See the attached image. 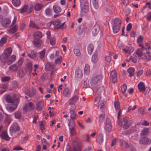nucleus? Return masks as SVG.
Instances as JSON below:
<instances>
[{
  "label": "nucleus",
  "instance_id": "obj_1",
  "mask_svg": "<svg viewBox=\"0 0 151 151\" xmlns=\"http://www.w3.org/2000/svg\"><path fill=\"white\" fill-rule=\"evenodd\" d=\"M4 98L7 103L10 104L7 106L6 108L8 110L12 111L17 107L19 101V95L15 94L12 97L8 94L4 97Z\"/></svg>",
  "mask_w": 151,
  "mask_h": 151
},
{
  "label": "nucleus",
  "instance_id": "obj_2",
  "mask_svg": "<svg viewBox=\"0 0 151 151\" xmlns=\"http://www.w3.org/2000/svg\"><path fill=\"white\" fill-rule=\"evenodd\" d=\"M121 24L122 21L120 19L116 18L114 20L112 25V28L114 33H116L119 31Z\"/></svg>",
  "mask_w": 151,
  "mask_h": 151
},
{
  "label": "nucleus",
  "instance_id": "obj_3",
  "mask_svg": "<svg viewBox=\"0 0 151 151\" xmlns=\"http://www.w3.org/2000/svg\"><path fill=\"white\" fill-rule=\"evenodd\" d=\"M81 7L83 12L87 13L89 11V8L88 1L86 0H81Z\"/></svg>",
  "mask_w": 151,
  "mask_h": 151
},
{
  "label": "nucleus",
  "instance_id": "obj_4",
  "mask_svg": "<svg viewBox=\"0 0 151 151\" xmlns=\"http://www.w3.org/2000/svg\"><path fill=\"white\" fill-rule=\"evenodd\" d=\"M60 21L59 19H56L52 22L53 24L55 27L57 29H64L66 28V25H65V23L60 24Z\"/></svg>",
  "mask_w": 151,
  "mask_h": 151
},
{
  "label": "nucleus",
  "instance_id": "obj_5",
  "mask_svg": "<svg viewBox=\"0 0 151 151\" xmlns=\"http://www.w3.org/2000/svg\"><path fill=\"white\" fill-rule=\"evenodd\" d=\"M75 122L74 121H70L68 124V126L70 127L69 130L71 135L75 136L76 135V133L75 128Z\"/></svg>",
  "mask_w": 151,
  "mask_h": 151
},
{
  "label": "nucleus",
  "instance_id": "obj_6",
  "mask_svg": "<svg viewBox=\"0 0 151 151\" xmlns=\"http://www.w3.org/2000/svg\"><path fill=\"white\" fill-rule=\"evenodd\" d=\"M35 105L34 104L31 102L27 103L23 108L24 111L25 112L30 111L34 109Z\"/></svg>",
  "mask_w": 151,
  "mask_h": 151
},
{
  "label": "nucleus",
  "instance_id": "obj_7",
  "mask_svg": "<svg viewBox=\"0 0 151 151\" xmlns=\"http://www.w3.org/2000/svg\"><path fill=\"white\" fill-rule=\"evenodd\" d=\"M109 79L111 81L115 83L117 80V73L115 70H112L110 73Z\"/></svg>",
  "mask_w": 151,
  "mask_h": 151
},
{
  "label": "nucleus",
  "instance_id": "obj_8",
  "mask_svg": "<svg viewBox=\"0 0 151 151\" xmlns=\"http://www.w3.org/2000/svg\"><path fill=\"white\" fill-rule=\"evenodd\" d=\"M44 106V101H40L36 105V109L38 111H42L43 109Z\"/></svg>",
  "mask_w": 151,
  "mask_h": 151
},
{
  "label": "nucleus",
  "instance_id": "obj_9",
  "mask_svg": "<svg viewBox=\"0 0 151 151\" xmlns=\"http://www.w3.org/2000/svg\"><path fill=\"white\" fill-rule=\"evenodd\" d=\"M105 129L108 132H110L112 129V125L111 121L109 119H106V121Z\"/></svg>",
  "mask_w": 151,
  "mask_h": 151
},
{
  "label": "nucleus",
  "instance_id": "obj_10",
  "mask_svg": "<svg viewBox=\"0 0 151 151\" xmlns=\"http://www.w3.org/2000/svg\"><path fill=\"white\" fill-rule=\"evenodd\" d=\"M139 143L142 145L150 144L151 143V140L146 137H142L140 139Z\"/></svg>",
  "mask_w": 151,
  "mask_h": 151
},
{
  "label": "nucleus",
  "instance_id": "obj_11",
  "mask_svg": "<svg viewBox=\"0 0 151 151\" xmlns=\"http://www.w3.org/2000/svg\"><path fill=\"white\" fill-rule=\"evenodd\" d=\"M78 94H76L75 95L69 100V104L71 105L74 104L78 101Z\"/></svg>",
  "mask_w": 151,
  "mask_h": 151
},
{
  "label": "nucleus",
  "instance_id": "obj_12",
  "mask_svg": "<svg viewBox=\"0 0 151 151\" xmlns=\"http://www.w3.org/2000/svg\"><path fill=\"white\" fill-rule=\"evenodd\" d=\"M20 129V127L17 123L13 124L11 126L10 130L12 132H15L18 131Z\"/></svg>",
  "mask_w": 151,
  "mask_h": 151
},
{
  "label": "nucleus",
  "instance_id": "obj_13",
  "mask_svg": "<svg viewBox=\"0 0 151 151\" xmlns=\"http://www.w3.org/2000/svg\"><path fill=\"white\" fill-rule=\"evenodd\" d=\"M9 56L3 53L0 56V60L4 64H7V59Z\"/></svg>",
  "mask_w": 151,
  "mask_h": 151
},
{
  "label": "nucleus",
  "instance_id": "obj_14",
  "mask_svg": "<svg viewBox=\"0 0 151 151\" xmlns=\"http://www.w3.org/2000/svg\"><path fill=\"white\" fill-rule=\"evenodd\" d=\"M102 79V76L100 75H96L93 77L92 80V84L93 85L97 83L99 81Z\"/></svg>",
  "mask_w": 151,
  "mask_h": 151
},
{
  "label": "nucleus",
  "instance_id": "obj_15",
  "mask_svg": "<svg viewBox=\"0 0 151 151\" xmlns=\"http://www.w3.org/2000/svg\"><path fill=\"white\" fill-rule=\"evenodd\" d=\"M11 20L8 18H5L3 19L1 22V24L4 27H7L10 24Z\"/></svg>",
  "mask_w": 151,
  "mask_h": 151
},
{
  "label": "nucleus",
  "instance_id": "obj_16",
  "mask_svg": "<svg viewBox=\"0 0 151 151\" xmlns=\"http://www.w3.org/2000/svg\"><path fill=\"white\" fill-rule=\"evenodd\" d=\"M33 36L35 40H39L42 38V33L40 31H36L34 33Z\"/></svg>",
  "mask_w": 151,
  "mask_h": 151
},
{
  "label": "nucleus",
  "instance_id": "obj_17",
  "mask_svg": "<svg viewBox=\"0 0 151 151\" xmlns=\"http://www.w3.org/2000/svg\"><path fill=\"white\" fill-rule=\"evenodd\" d=\"M16 59V56L15 55H12L10 57H9L7 59V64L9 65L12 63L14 61H15Z\"/></svg>",
  "mask_w": 151,
  "mask_h": 151
},
{
  "label": "nucleus",
  "instance_id": "obj_18",
  "mask_svg": "<svg viewBox=\"0 0 151 151\" xmlns=\"http://www.w3.org/2000/svg\"><path fill=\"white\" fill-rule=\"evenodd\" d=\"M44 5L42 4L37 3L34 6V9L36 11H40L43 7Z\"/></svg>",
  "mask_w": 151,
  "mask_h": 151
},
{
  "label": "nucleus",
  "instance_id": "obj_19",
  "mask_svg": "<svg viewBox=\"0 0 151 151\" xmlns=\"http://www.w3.org/2000/svg\"><path fill=\"white\" fill-rule=\"evenodd\" d=\"M71 91L67 88H65L63 91V95L65 97H68L70 95Z\"/></svg>",
  "mask_w": 151,
  "mask_h": 151
},
{
  "label": "nucleus",
  "instance_id": "obj_20",
  "mask_svg": "<svg viewBox=\"0 0 151 151\" xmlns=\"http://www.w3.org/2000/svg\"><path fill=\"white\" fill-rule=\"evenodd\" d=\"M0 136L1 139L5 140H9L10 139V137L8 135L7 132H3L1 134Z\"/></svg>",
  "mask_w": 151,
  "mask_h": 151
},
{
  "label": "nucleus",
  "instance_id": "obj_21",
  "mask_svg": "<svg viewBox=\"0 0 151 151\" xmlns=\"http://www.w3.org/2000/svg\"><path fill=\"white\" fill-rule=\"evenodd\" d=\"M138 87L139 90L141 92L144 91L145 90V85L143 82L139 83L138 84Z\"/></svg>",
  "mask_w": 151,
  "mask_h": 151
},
{
  "label": "nucleus",
  "instance_id": "obj_22",
  "mask_svg": "<svg viewBox=\"0 0 151 151\" xmlns=\"http://www.w3.org/2000/svg\"><path fill=\"white\" fill-rule=\"evenodd\" d=\"M26 69L29 72H32V62L27 63L26 65Z\"/></svg>",
  "mask_w": 151,
  "mask_h": 151
},
{
  "label": "nucleus",
  "instance_id": "obj_23",
  "mask_svg": "<svg viewBox=\"0 0 151 151\" xmlns=\"http://www.w3.org/2000/svg\"><path fill=\"white\" fill-rule=\"evenodd\" d=\"M18 68L17 64H15L10 66L9 68V69L11 71L15 72L17 70Z\"/></svg>",
  "mask_w": 151,
  "mask_h": 151
},
{
  "label": "nucleus",
  "instance_id": "obj_24",
  "mask_svg": "<svg viewBox=\"0 0 151 151\" xmlns=\"http://www.w3.org/2000/svg\"><path fill=\"white\" fill-rule=\"evenodd\" d=\"M18 26L17 24H16L12 28L9 29L8 31L10 33H14L16 32L18 30Z\"/></svg>",
  "mask_w": 151,
  "mask_h": 151
},
{
  "label": "nucleus",
  "instance_id": "obj_25",
  "mask_svg": "<svg viewBox=\"0 0 151 151\" xmlns=\"http://www.w3.org/2000/svg\"><path fill=\"white\" fill-rule=\"evenodd\" d=\"M29 26L31 28H34L37 29H39L40 28L39 26L36 24L34 22L30 21L29 24Z\"/></svg>",
  "mask_w": 151,
  "mask_h": 151
},
{
  "label": "nucleus",
  "instance_id": "obj_26",
  "mask_svg": "<svg viewBox=\"0 0 151 151\" xmlns=\"http://www.w3.org/2000/svg\"><path fill=\"white\" fill-rule=\"evenodd\" d=\"M100 29V27L98 25H95L93 28L92 32L94 35H96L99 32Z\"/></svg>",
  "mask_w": 151,
  "mask_h": 151
},
{
  "label": "nucleus",
  "instance_id": "obj_27",
  "mask_svg": "<svg viewBox=\"0 0 151 151\" xmlns=\"http://www.w3.org/2000/svg\"><path fill=\"white\" fill-rule=\"evenodd\" d=\"M70 118L74 121V120L76 119L77 117L76 116V113L73 110H71L70 111Z\"/></svg>",
  "mask_w": 151,
  "mask_h": 151
},
{
  "label": "nucleus",
  "instance_id": "obj_28",
  "mask_svg": "<svg viewBox=\"0 0 151 151\" xmlns=\"http://www.w3.org/2000/svg\"><path fill=\"white\" fill-rule=\"evenodd\" d=\"M133 123L132 121L130 120L127 122L125 123L123 125V127L124 129L128 128Z\"/></svg>",
  "mask_w": 151,
  "mask_h": 151
},
{
  "label": "nucleus",
  "instance_id": "obj_29",
  "mask_svg": "<svg viewBox=\"0 0 151 151\" xmlns=\"http://www.w3.org/2000/svg\"><path fill=\"white\" fill-rule=\"evenodd\" d=\"M83 75L81 70L80 69H77L76 71L75 76L76 78H81Z\"/></svg>",
  "mask_w": 151,
  "mask_h": 151
},
{
  "label": "nucleus",
  "instance_id": "obj_30",
  "mask_svg": "<svg viewBox=\"0 0 151 151\" xmlns=\"http://www.w3.org/2000/svg\"><path fill=\"white\" fill-rule=\"evenodd\" d=\"M33 43L34 45L36 47H40L42 45V42L41 40H39L37 41L34 40Z\"/></svg>",
  "mask_w": 151,
  "mask_h": 151
},
{
  "label": "nucleus",
  "instance_id": "obj_31",
  "mask_svg": "<svg viewBox=\"0 0 151 151\" xmlns=\"http://www.w3.org/2000/svg\"><path fill=\"white\" fill-rule=\"evenodd\" d=\"M53 9L55 12L59 13L61 11V8L58 6L55 5L53 6Z\"/></svg>",
  "mask_w": 151,
  "mask_h": 151
},
{
  "label": "nucleus",
  "instance_id": "obj_32",
  "mask_svg": "<svg viewBox=\"0 0 151 151\" xmlns=\"http://www.w3.org/2000/svg\"><path fill=\"white\" fill-rule=\"evenodd\" d=\"M90 72V68L89 65L88 64H86L84 68V73L86 75H88Z\"/></svg>",
  "mask_w": 151,
  "mask_h": 151
},
{
  "label": "nucleus",
  "instance_id": "obj_33",
  "mask_svg": "<svg viewBox=\"0 0 151 151\" xmlns=\"http://www.w3.org/2000/svg\"><path fill=\"white\" fill-rule=\"evenodd\" d=\"M12 49L11 47H8L4 51V54H5L9 56H10L12 53Z\"/></svg>",
  "mask_w": 151,
  "mask_h": 151
},
{
  "label": "nucleus",
  "instance_id": "obj_34",
  "mask_svg": "<svg viewBox=\"0 0 151 151\" xmlns=\"http://www.w3.org/2000/svg\"><path fill=\"white\" fill-rule=\"evenodd\" d=\"M94 48V47L93 44H90L88 45L87 48V50L88 53L89 54H91L92 53Z\"/></svg>",
  "mask_w": 151,
  "mask_h": 151
},
{
  "label": "nucleus",
  "instance_id": "obj_35",
  "mask_svg": "<svg viewBox=\"0 0 151 151\" xmlns=\"http://www.w3.org/2000/svg\"><path fill=\"white\" fill-rule=\"evenodd\" d=\"M144 49H138L136 52V54L139 57L142 56L144 54L143 50Z\"/></svg>",
  "mask_w": 151,
  "mask_h": 151
},
{
  "label": "nucleus",
  "instance_id": "obj_36",
  "mask_svg": "<svg viewBox=\"0 0 151 151\" xmlns=\"http://www.w3.org/2000/svg\"><path fill=\"white\" fill-rule=\"evenodd\" d=\"M97 141L100 144L102 143L103 141V135L102 134H99L97 139Z\"/></svg>",
  "mask_w": 151,
  "mask_h": 151
},
{
  "label": "nucleus",
  "instance_id": "obj_37",
  "mask_svg": "<svg viewBox=\"0 0 151 151\" xmlns=\"http://www.w3.org/2000/svg\"><path fill=\"white\" fill-rule=\"evenodd\" d=\"M7 38L5 37H2L0 40V46L2 47L6 43Z\"/></svg>",
  "mask_w": 151,
  "mask_h": 151
},
{
  "label": "nucleus",
  "instance_id": "obj_38",
  "mask_svg": "<svg viewBox=\"0 0 151 151\" xmlns=\"http://www.w3.org/2000/svg\"><path fill=\"white\" fill-rule=\"evenodd\" d=\"M67 151H81V149L79 145H77L74 146L73 151L71 150L70 148H69L68 149Z\"/></svg>",
  "mask_w": 151,
  "mask_h": 151
},
{
  "label": "nucleus",
  "instance_id": "obj_39",
  "mask_svg": "<svg viewBox=\"0 0 151 151\" xmlns=\"http://www.w3.org/2000/svg\"><path fill=\"white\" fill-rule=\"evenodd\" d=\"M28 55L31 58L35 59L37 57V55L34 51H32L30 54H28Z\"/></svg>",
  "mask_w": 151,
  "mask_h": 151
},
{
  "label": "nucleus",
  "instance_id": "obj_40",
  "mask_svg": "<svg viewBox=\"0 0 151 151\" xmlns=\"http://www.w3.org/2000/svg\"><path fill=\"white\" fill-rule=\"evenodd\" d=\"M135 69L133 68H130L128 70V72L129 74V76L132 77L134 74Z\"/></svg>",
  "mask_w": 151,
  "mask_h": 151
},
{
  "label": "nucleus",
  "instance_id": "obj_41",
  "mask_svg": "<svg viewBox=\"0 0 151 151\" xmlns=\"http://www.w3.org/2000/svg\"><path fill=\"white\" fill-rule=\"evenodd\" d=\"M12 2L13 5L15 6H19L21 4L20 0H12Z\"/></svg>",
  "mask_w": 151,
  "mask_h": 151
},
{
  "label": "nucleus",
  "instance_id": "obj_42",
  "mask_svg": "<svg viewBox=\"0 0 151 151\" xmlns=\"http://www.w3.org/2000/svg\"><path fill=\"white\" fill-rule=\"evenodd\" d=\"M92 61L93 63H96L98 60L97 55V53H94L92 56Z\"/></svg>",
  "mask_w": 151,
  "mask_h": 151
},
{
  "label": "nucleus",
  "instance_id": "obj_43",
  "mask_svg": "<svg viewBox=\"0 0 151 151\" xmlns=\"http://www.w3.org/2000/svg\"><path fill=\"white\" fill-rule=\"evenodd\" d=\"M146 59L148 61L151 60V53L149 52H146L145 54Z\"/></svg>",
  "mask_w": 151,
  "mask_h": 151
},
{
  "label": "nucleus",
  "instance_id": "obj_44",
  "mask_svg": "<svg viewBox=\"0 0 151 151\" xmlns=\"http://www.w3.org/2000/svg\"><path fill=\"white\" fill-rule=\"evenodd\" d=\"M45 50L44 49L40 52L39 57L41 59H42L45 57Z\"/></svg>",
  "mask_w": 151,
  "mask_h": 151
},
{
  "label": "nucleus",
  "instance_id": "obj_45",
  "mask_svg": "<svg viewBox=\"0 0 151 151\" xmlns=\"http://www.w3.org/2000/svg\"><path fill=\"white\" fill-rule=\"evenodd\" d=\"M62 60V57L61 56H58L55 60V64H60L61 63V60Z\"/></svg>",
  "mask_w": 151,
  "mask_h": 151
},
{
  "label": "nucleus",
  "instance_id": "obj_46",
  "mask_svg": "<svg viewBox=\"0 0 151 151\" xmlns=\"http://www.w3.org/2000/svg\"><path fill=\"white\" fill-rule=\"evenodd\" d=\"M18 74L19 77H23L25 74V72L22 70H20L18 72Z\"/></svg>",
  "mask_w": 151,
  "mask_h": 151
},
{
  "label": "nucleus",
  "instance_id": "obj_47",
  "mask_svg": "<svg viewBox=\"0 0 151 151\" xmlns=\"http://www.w3.org/2000/svg\"><path fill=\"white\" fill-rule=\"evenodd\" d=\"M28 7V6L27 5H24L20 10L21 13H23L27 11V12Z\"/></svg>",
  "mask_w": 151,
  "mask_h": 151
},
{
  "label": "nucleus",
  "instance_id": "obj_48",
  "mask_svg": "<svg viewBox=\"0 0 151 151\" xmlns=\"http://www.w3.org/2000/svg\"><path fill=\"white\" fill-rule=\"evenodd\" d=\"M114 105L116 110H119L120 108L119 103L118 101H116L114 103Z\"/></svg>",
  "mask_w": 151,
  "mask_h": 151
},
{
  "label": "nucleus",
  "instance_id": "obj_49",
  "mask_svg": "<svg viewBox=\"0 0 151 151\" xmlns=\"http://www.w3.org/2000/svg\"><path fill=\"white\" fill-rule=\"evenodd\" d=\"M46 68L48 70H50L51 69L53 68V65L49 63H47L46 65Z\"/></svg>",
  "mask_w": 151,
  "mask_h": 151
},
{
  "label": "nucleus",
  "instance_id": "obj_50",
  "mask_svg": "<svg viewBox=\"0 0 151 151\" xmlns=\"http://www.w3.org/2000/svg\"><path fill=\"white\" fill-rule=\"evenodd\" d=\"M10 76L3 77L1 78V81L2 82H6L9 81L10 80Z\"/></svg>",
  "mask_w": 151,
  "mask_h": 151
},
{
  "label": "nucleus",
  "instance_id": "obj_51",
  "mask_svg": "<svg viewBox=\"0 0 151 151\" xmlns=\"http://www.w3.org/2000/svg\"><path fill=\"white\" fill-rule=\"evenodd\" d=\"M55 38L54 37H52L51 38L50 41V43L51 45H54L55 44Z\"/></svg>",
  "mask_w": 151,
  "mask_h": 151
},
{
  "label": "nucleus",
  "instance_id": "obj_52",
  "mask_svg": "<svg viewBox=\"0 0 151 151\" xmlns=\"http://www.w3.org/2000/svg\"><path fill=\"white\" fill-rule=\"evenodd\" d=\"M127 88V86L126 84H124L121 87V90L122 93L124 94L126 92Z\"/></svg>",
  "mask_w": 151,
  "mask_h": 151
},
{
  "label": "nucleus",
  "instance_id": "obj_53",
  "mask_svg": "<svg viewBox=\"0 0 151 151\" xmlns=\"http://www.w3.org/2000/svg\"><path fill=\"white\" fill-rule=\"evenodd\" d=\"M130 59L134 63H136L137 61V57L136 56H131L130 58Z\"/></svg>",
  "mask_w": 151,
  "mask_h": 151
},
{
  "label": "nucleus",
  "instance_id": "obj_54",
  "mask_svg": "<svg viewBox=\"0 0 151 151\" xmlns=\"http://www.w3.org/2000/svg\"><path fill=\"white\" fill-rule=\"evenodd\" d=\"M23 60L22 58H20L16 63L18 66V67L21 66L23 63Z\"/></svg>",
  "mask_w": 151,
  "mask_h": 151
},
{
  "label": "nucleus",
  "instance_id": "obj_55",
  "mask_svg": "<svg viewBox=\"0 0 151 151\" xmlns=\"http://www.w3.org/2000/svg\"><path fill=\"white\" fill-rule=\"evenodd\" d=\"M149 131V129L146 128L143 129L142 132V134L143 135L147 134L148 133Z\"/></svg>",
  "mask_w": 151,
  "mask_h": 151
},
{
  "label": "nucleus",
  "instance_id": "obj_56",
  "mask_svg": "<svg viewBox=\"0 0 151 151\" xmlns=\"http://www.w3.org/2000/svg\"><path fill=\"white\" fill-rule=\"evenodd\" d=\"M74 54L77 56H79L81 55V52L79 50L77 49H75L74 50Z\"/></svg>",
  "mask_w": 151,
  "mask_h": 151
},
{
  "label": "nucleus",
  "instance_id": "obj_57",
  "mask_svg": "<svg viewBox=\"0 0 151 151\" xmlns=\"http://www.w3.org/2000/svg\"><path fill=\"white\" fill-rule=\"evenodd\" d=\"M139 113L142 115H143L145 111V108L144 107H140L138 109Z\"/></svg>",
  "mask_w": 151,
  "mask_h": 151
},
{
  "label": "nucleus",
  "instance_id": "obj_58",
  "mask_svg": "<svg viewBox=\"0 0 151 151\" xmlns=\"http://www.w3.org/2000/svg\"><path fill=\"white\" fill-rule=\"evenodd\" d=\"M14 116L15 118L19 119L21 117V113L19 111H17L15 113Z\"/></svg>",
  "mask_w": 151,
  "mask_h": 151
},
{
  "label": "nucleus",
  "instance_id": "obj_59",
  "mask_svg": "<svg viewBox=\"0 0 151 151\" xmlns=\"http://www.w3.org/2000/svg\"><path fill=\"white\" fill-rule=\"evenodd\" d=\"M104 114H102L100 115L99 117V121L100 122H102L104 121Z\"/></svg>",
  "mask_w": 151,
  "mask_h": 151
},
{
  "label": "nucleus",
  "instance_id": "obj_60",
  "mask_svg": "<svg viewBox=\"0 0 151 151\" xmlns=\"http://www.w3.org/2000/svg\"><path fill=\"white\" fill-rule=\"evenodd\" d=\"M45 12L46 15H50L52 14V11L51 9L49 8H47L46 9Z\"/></svg>",
  "mask_w": 151,
  "mask_h": 151
},
{
  "label": "nucleus",
  "instance_id": "obj_61",
  "mask_svg": "<svg viewBox=\"0 0 151 151\" xmlns=\"http://www.w3.org/2000/svg\"><path fill=\"white\" fill-rule=\"evenodd\" d=\"M104 103L102 100L100 101L98 104V106L100 107L101 109H103L104 106Z\"/></svg>",
  "mask_w": 151,
  "mask_h": 151
},
{
  "label": "nucleus",
  "instance_id": "obj_62",
  "mask_svg": "<svg viewBox=\"0 0 151 151\" xmlns=\"http://www.w3.org/2000/svg\"><path fill=\"white\" fill-rule=\"evenodd\" d=\"M134 132V130L132 129H130L128 130L126 132H125V134H129Z\"/></svg>",
  "mask_w": 151,
  "mask_h": 151
},
{
  "label": "nucleus",
  "instance_id": "obj_63",
  "mask_svg": "<svg viewBox=\"0 0 151 151\" xmlns=\"http://www.w3.org/2000/svg\"><path fill=\"white\" fill-rule=\"evenodd\" d=\"M93 4L94 7L96 9H97L99 7V5L97 2L96 0H94L93 2Z\"/></svg>",
  "mask_w": 151,
  "mask_h": 151
},
{
  "label": "nucleus",
  "instance_id": "obj_64",
  "mask_svg": "<svg viewBox=\"0 0 151 151\" xmlns=\"http://www.w3.org/2000/svg\"><path fill=\"white\" fill-rule=\"evenodd\" d=\"M5 122L7 123L8 124H9L11 121V119L9 117H6L5 118Z\"/></svg>",
  "mask_w": 151,
  "mask_h": 151
}]
</instances>
